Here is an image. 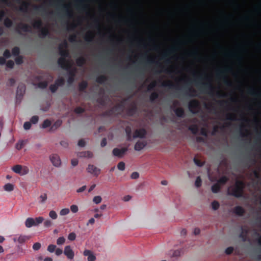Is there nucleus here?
<instances>
[{
    "mask_svg": "<svg viewBox=\"0 0 261 261\" xmlns=\"http://www.w3.org/2000/svg\"><path fill=\"white\" fill-rule=\"evenodd\" d=\"M202 74H200L196 76L194 81L195 82L197 86H200V88L201 90H203L204 92L208 93L210 95L213 96L215 94V88L213 86L210 78L205 75L204 79L206 81V82L200 83V81L203 80Z\"/></svg>",
    "mask_w": 261,
    "mask_h": 261,
    "instance_id": "obj_1",
    "label": "nucleus"
},
{
    "mask_svg": "<svg viewBox=\"0 0 261 261\" xmlns=\"http://www.w3.org/2000/svg\"><path fill=\"white\" fill-rule=\"evenodd\" d=\"M244 187V184L243 181H237L234 187L232 189L231 192H229V194L237 198L241 197L243 196Z\"/></svg>",
    "mask_w": 261,
    "mask_h": 261,
    "instance_id": "obj_2",
    "label": "nucleus"
},
{
    "mask_svg": "<svg viewBox=\"0 0 261 261\" xmlns=\"http://www.w3.org/2000/svg\"><path fill=\"white\" fill-rule=\"evenodd\" d=\"M44 221L42 217H36L35 219L33 218H28L25 222V226L27 228H31L32 226H36L41 224Z\"/></svg>",
    "mask_w": 261,
    "mask_h": 261,
    "instance_id": "obj_3",
    "label": "nucleus"
},
{
    "mask_svg": "<svg viewBox=\"0 0 261 261\" xmlns=\"http://www.w3.org/2000/svg\"><path fill=\"white\" fill-rule=\"evenodd\" d=\"M188 108L191 113L196 114L197 112V110L200 108L199 101L196 99L191 100L188 104Z\"/></svg>",
    "mask_w": 261,
    "mask_h": 261,
    "instance_id": "obj_4",
    "label": "nucleus"
},
{
    "mask_svg": "<svg viewBox=\"0 0 261 261\" xmlns=\"http://www.w3.org/2000/svg\"><path fill=\"white\" fill-rule=\"evenodd\" d=\"M31 237L29 236L23 234H16L14 236L12 240L14 243L23 244L30 240Z\"/></svg>",
    "mask_w": 261,
    "mask_h": 261,
    "instance_id": "obj_5",
    "label": "nucleus"
},
{
    "mask_svg": "<svg viewBox=\"0 0 261 261\" xmlns=\"http://www.w3.org/2000/svg\"><path fill=\"white\" fill-rule=\"evenodd\" d=\"M58 64L62 69L69 70L71 68V65L66 58L60 57L58 60Z\"/></svg>",
    "mask_w": 261,
    "mask_h": 261,
    "instance_id": "obj_6",
    "label": "nucleus"
},
{
    "mask_svg": "<svg viewBox=\"0 0 261 261\" xmlns=\"http://www.w3.org/2000/svg\"><path fill=\"white\" fill-rule=\"evenodd\" d=\"M25 91V86L23 84H20L18 85L16 97L17 100H21L22 98Z\"/></svg>",
    "mask_w": 261,
    "mask_h": 261,
    "instance_id": "obj_7",
    "label": "nucleus"
},
{
    "mask_svg": "<svg viewBox=\"0 0 261 261\" xmlns=\"http://www.w3.org/2000/svg\"><path fill=\"white\" fill-rule=\"evenodd\" d=\"M20 30L24 32H31V27L25 23H20L16 27L15 31L18 34H20Z\"/></svg>",
    "mask_w": 261,
    "mask_h": 261,
    "instance_id": "obj_8",
    "label": "nucleus"
},
{
    "mask_svg": "<svg viewBox=\"0 0 261 261\" xmlns=\"http://www.w3.org/2000/svg\"><path fill=\"white\" fill-rule=\"evenodd\" d=\"M49 159L54 166L58 167L61 165V161L58 154H53L50 156Z\"/></svg>",
    "mask_w": 261,
    "mask_h": 261,
    "instance_id": "obj_9",
    "label": "nucleus"
},
{
    "mask_svg": "<svg viewBox=\"0 0 261 261\" xmlns=\"http://www.w3.org/2000/svg\"><path fill=\"white\" fill-rule=\"evenodd\" d=\"M64 254L66 256L68 259H72L74 256V252L69 245L66 246L64 248Z\"/></svg>",
    "mask_w": 261,
    "mask_h": 261,
    "instance_id": "obj_10",
    "label": "nucleus"
},
{
    "mask_svg": "<svg viewBox=\"0 0 261 261\" xmlns=\"http://www.w3.org/2000/svg\"><path fill=\"white\" fill-rule=\"evenodd\" d=\"M127 151V148L124 147L121 149H119L118 148H115L113 150V154L114 156L121 158L123 154Z\"/></svg>",
    "mask_w": 261,
    "mask_h": 261,
    "instance_id": "obj_11",
    "label": "nucleus"
},
{
    "mask_svg": "<svg viewBox=\"0 0 261 261\" xmlns=\"http://www.w3.org/2000/svg\"><path fill=\"white\" fill-rule=\"evenodd\" d=\"M87 171L95 176H98L100 173V169L97 168L93 165H89L87 168Z\"/></svg>",
    "mask_w": 261,
    "mask_h": 261,
    "instance_id": "obj_12",
    "label": "nucleus"
},
{
    "mask_svg": "<svg viewBox=\"0 0 261 261\" xmlns=\"http://www.w3.org/2000/svg\"><path fill=\"white\" fill-rule=\"evenodd\" d=\"M62 10L64 13V16L67 18H71L73 17V13L69 8L68 5H62Z\"/></svg>",
    "mask_w": 261,
    "mask_h": 261,
    "instance_id": "obj_13",
    "label": "nucleus"
},
{
    "mask_svg": "<svg viewBox=\"0 0 261 261\" xmlns=\"http://www.w3.org/2000/svg\"><path fill=\"white\" fill-rule=\"evenodd\" d=\"M146 134V131L144 128H141L136 129L133 135V137L134 138H143L145 137Z\"/></svg>",
    "mask_w": 261,
    "mask_h": 261,
    "instance_id": "obj_14",
    "label": "nucleus"
},
{
    "mask_svg": "<svg viewBox=\"0 0 261 261\" xmlns=\"http://www.w3.org/2000/svg\"><path fill=\"white\" fill-rule=\"evenodd\" d=\"M50 35V32L47 28L44 27L40 29V32L38 36L40 38H44L46 37H49Z\"/></svg>",
    "mask_w": 261,
    "mask_h": 261,
    "instance_id": "obj_15",
    "label": "nucleus"
},
{
    "mask_svg": "<svg viewBox=\"0 0 261 261\" xmlns=\"http://www.w3.org/2000/svg\"><path fill=\"white\" fill-rule=\"evenodd\" d=\"M83 254L84 256H88V261H95L96 256L93 254L92 252L89 250H85Z\"/></svg>",
    "mask_w": 261,
    "mask_h": 261,
    "instance_id": "obj_16",
    "label": "nucleus"
},
{
    "mask_svg": "<svg viewBox=\"0 0 261 261\" xmlns=\"http://www.w3.org/2000/svg\"><path fill=\"white\" fill-rule=\"evenodd\" d=\"M188 85L189 84H188V82L185 83V85L183 88V89L185 91V94L186 95H188L190 96H193L194 95L192 94V93L195 92V91L193 89H192L191 87H188Z\"/></svg>",
    "mask_w": 261,
    "mask_h": 261,
    "instance_id": "obj_17",
    "label": "nucleus"
},
{
    "mask_svg": "<svg viewBox=\"0 0 261 261\" xmlns=\"http://www.w3.org/2000/svg\"><path fill=\"white\" fill-rule=\"evenodd\" d=\"M233 212L239 216H242L245 213V210L241 206H236L234 207Z\"/></svg>",
    "mask_w": 261,
    "mask_h": 261,
    "instance_id": "obj_18",
    "label": "nucleus"
},
{
    "mask_svg": "<svg viewBox=\"0 0 261 261\" xmlns=\"http://www.w3.org/2000/svg\"><path fill=\"white\" fill-rule=\"evenodd\" d=\"M146 146L145 142L138 141L135 145L134 149L137 151H140Z\"/></svg>",
    "mask_w": 261,
    "mask_h": 261,
    "instance_id": "obj_19",
    "label": "nucleus"
},
{
    "mask_svg": "<svg viewBox=\"0 0 261 261\" xmlns=\"http://www.w3.org/2000/svg\"><path fill=\"white\" fill-rule=\"evenodd\" d=\"M175 115L178 117L184 118L185 117L184 110L182 108H176L174 110Z\"/></svg>",
    "mask_w": 261,
    "mask_h": 261,
    "instance_id": "obj_20",
    "label": "nucleus"
},
{
    "mask_svg": "<svg viewBox=\"0 0 261 261\" xmlns=\"http://www.w3.org/2000/svg\"><path fill=\"white\" fill-rule=\"evenodd\" d=\"M86 62V58L84 57H80L76 59V64L79 67L83 66Z\"/></svg>",
    "mask_w": 261,
    "mask_h": 261,
    "instance_id": "obj_21",
    "label": "nucleus"
},
{
    "mask_svg": "<svg viewBox=\"0 0 261 261\" xmlns=\"http://www.w3.org/2000/svg\"><path fill=\"white\" fill-rule=\"evenodd\" d=\"M231 71V68H226L224 70H218L217 71V77H222L224 73L226 72H229Z\"/></svg>",
    "mask_w": 261,
    "mask_h": 261,
    "instance_id": "obj_22",
    "label": "nucleus"
},
{
    "mask_svg": "<svg viewBox=\"0 0 261 261\" xmlns=\"http://www.w3.org/2000/svg\"><path fill=\"white\" fill-rule=\"evenodd\" d=\"M30 3L26 2H23L21 6L19 7V10L21 12H27L28 10Z\"/></svg>",
    "mask_w": 261,
    "mask_h": 261,
    "instance_id": "obj_23",
    "label": "nucleus"
},
{
    "mask_svg": "<svg viewBox=\"0 0 261 261\" xmlns=\"http://www.w3.org/2000/svg\"><path fill=\"white\" fill-rule=\"evenodd\" d=\"M162 86L165 87H168L170 89H178V87L175 86L171 81L163 82Z\"/></svg>",
    "mask_w": 261,
    "mask_h": 261,
    "instance_id": "obj_24",
    "label": "nucleus"
},
{
    "mask_svg": "<svg viewBox=\"0 0 261 261\" xmlns=\"http://www.w3.org/2000/svg\"><path fill=\"white\" fill-rule=\"evenodd\" d=\"M88 87V83L86 81H83L79 83V89L81 92H83Z\"/></svg>",
    "mask_w": 261,
    "mask_h": 261,
    "instance_id": "obj_25",
    "label": "nucleus"
},
{
    "mask_svg": "<svg viewBox=\"0 0 261 261\" xmlns=\"http://www.w3.org/2000/svg\"><path fill=\"white\" fill-rule=\"evenodd\" d=\"M107 80L108 78L105 75H101L96 79V82L100 84H103Z\"/></svg>",
    "mask_w": 261,
    "mask_h": 261,
    "instance_id": "obj_26",
    "label": "nucleus"
},
{
    "mask_svg": "<svg viewBox=\"0 0 261 261\" xmlns=\"http://www.w3.org/2000/svg\"><path fill=\"white\" fill-rule=\"evenodd\" d=\"M79 156L80 157L91 158L93 156V153L90 151H84L80 152L79 154Z\"/></svg>",
    "mask_w": 261,
    "mask_h": 261,
    "instance_id": "obj_27",
    "label": "nucleus"
},
{
    "mask_svg": "<svg viewBox=\"0 0 261 261\" xmlns=\"http://www.w3.org/2000/svg\"><path fill=\"white\" fill-rule=\"evenodd\" d=\"M125 133L127 137V140L128 141H132V129L130 126H127L125 128Z\"/></svg>",
    "mask_w": 261,
    "mask_h": 261,
    "instance_id": "obj_28",
    "label": "nucleus"
},
{
    "mask_svg": "<svg viewBox=\"0 0 261 261\" xmlns=\"http://www.w3.org/2000/svg\"><path fill=\"white\" fill-rule=\"evenodd\" d=\"M59 51L61 58H66L69 57V51L66 49H59Z\"/></svg>",
    "mask_w": 261,
    "mask_h": 261,
    "instance_id": "obj_29",
    "label": "nucleus"
},
{
    "mask_svg": "<svg viewBox=\"0 0 261 261\" xmlns=\"http://www.w3.org/2000/svg\"><path fill=\"white\" fill-rule=\"evenodd\" d=\"M62 123V121L61 120H57L54 124L51 126L50 130H55L59 127Z\"/></svg>",
    "mask_w": 261,
    "mask_h": 261,
    "instance_id": "obj_30",
    "label": "nucleus"
},
{
    "mask_svg": "<svg viewBox=\"0 0 261 261\" xmlns=\"http://www.w3.org/2000/svg\"><path fill=\"white\" fill-rule=\"evenodd\" d=\"M188 129L194 135L196 134L197 133L198 131V126L196 124L191 125L188 127Z\"/></svg>",
    "mask_w": 261,
    "mask_h": 261,
    "instance_id": "obj_31",
    "label": "nucleus"
},
{
    "mask_svg": "<svg viewBox=\"0 0 261 261\" xmlns=\"http://www.w3.org/2000/svg\"><path fill=\"white\" fill-rule=\"evenodd\" d=\"M221 186L219 183L214 184L211 188L212 191L214 193H217L220 190Z\"/></svg>",
    "mask_w": 261,
    "mask_h": 261,
    "instance_id": "obj_32",
    "label": "nucleus"
},
{
    "mask_svg": "<svg viewBox=\"0 0 261 261\" xmlns=\"http://www.w3.org/2000/svg\"><path fill=\"white\" fill-rule=\"evenodd\" d=\"M159 97V95L158 93L156 92H153L151 93L150 96H149V100L150 102H153L154 101L158 99Z\"/></svg>",
    "mask_w": 261,
    "mask_h": 261,
    "instance_id": "obj_33",
    "label": "nucleus"
},
{
    "mask_svg": "<svg viewBox=\"0 0 261 261\" xmlns=\"http://www.w3.org/2000/svg\"><path fill=\"white\" fill-rule=\"evenodd\" d=\"M33 26L35 29H41L42 28V22L40 19L36 20L33 24Z\"/></svg>",
    "mask_w": 261,
    "mask_h": 261,
    "instance_id": "obj_34",
    "label": "nucleus"
},
{
    "mask_svg": "<svg viewBox=\"0 0 261 261\" xmlns=\"http://www.w3.org/2000/svg\"><path fill=\"white\" fill-rule=\"evenodd\" d=\"M12 170L16 173L20 174L21 173L22 166L16 165L13 167Z\"/></svg>",
    "mask_w": 261,
    "mask_h": 261,
    "instance_id": "obj_35",
    "label": "nucleus"
},
{
    "mask_svg": "<svg viewBox=\"0 0 261 261\" xmlns=\"http://www.w3.org/2000/svg\"><path fill=\"white\" fill-rule=\"evenodd\" d=\"M55 84L58 87L62 86L65 84V80L63 77H59L55 81Z\"/></svg>",
    "mask_w": 261,
    "mask_h": 261,
    "instance_id": "obj_36",
    "label": "nucleus"
},
{
    "mask_svg": "<svg viewBox=\"0 0 261 261\" xmlns=\"http://www.w3.org/2000/svg\"><path fill=\"white\" fill-rule=\"evenodd\" d=\"M4 25L6 28H9L13 25V21L10 18L7 17L4 20Z\"/></svg>",
    "mask_w": 261,
    "mask_h": 261,
    "instance_id": "obj_37",
    "label": "nucleus"
},
{
    "mask_svg": "<svg viewBox=\"0 0 261 261\" xmlns=\"http://www.w3.org/2000/svg\"><path fill=\"white\" fill-rule=\"evenodd\" d=\"M137 110V107L135 105L133 106L127 110V114L129 116H132Z\"/></svg>",
    "mask_w": 261,
    "mask_h": 261,
    "instance_id": "obj_38",
    "label": "nucleus"
},
{
    "mask_svg": "<svg viewBox=\"0 0 261 261\" xmlns=\"http://www.w3.org/2000/svg\"><path fill=\"white\" fill-rule=\"evenodd\" d=\"M93 35L91 32H88L85 37V40L87 42L92 41Z\"/></svg>",
    "mask_w": 261,
    "mask_h": 261,
    "instance_id": "obj_39",
    "label": "nucleus"
},
{
    "mask_svg": "<svg viewBox=\"0 0 261 261\" xmlns=\"http://www.w3.org/2000/svg\"><path fill=\"white\" fill-rule=\"evenodd\" d=\"M4 189L7 191H12L14 189V185L12 184L8 183L4 186Z\"/></svg>",
    "mask_w": 261,
    "mask_h": 261,
    "instance_id": "obj_40",
    "label": "nucleus"
},
{
    "mask_svg": "<svg viewBox=\"0 0 261 261\" xmlns=\"http://www.w3.org/2000/svg\"><path fill=\"white\" fill-rule=\"evenodd\" d=\"M51 124V121L48 119H46L43 121L42 124V127L43 128H46L47 127L50 126Z\"/></svg>",
    "mask_w": 261,
    "mask_h": 261,
    "instance_id": "obj_41",
    "label": "nucleus"
},
{
    "mask_svg": "<svg viewBox=\"0 0 261 261\" xmlns=\"http://www.w3.org/2000/svg\"><path fill=\"white\" fill-rule=\"evenodd\" d=\"M12 53L14 56H18L20 54V49L18 47L15 46L13 48Z\"/></svg>",
    "mask_w": 261,
    "mask_h": 261,
    "instance_id": "obj_42",
    "label": "nucleus"
},
{
    "mask_svg": "<svg viewBox=\"0 0 261 261\" xmlns=\"http://www.w3.org/2000/svg\"><path fill=\"white\" fill-rule=\"evenodd\" d=\"M228 179V178L225 176H222L219 180L217 183H219V184H221L222 185H224L227 182Z\"/></svg>",
    "mask_w": 261,
    "mask_h": 261,
    "instance_id": "obj_43",
    "label": "nucleus"
},
{
    "mask_svg": "<svg viewBox=\"0 0 261 261\" xmlns=\"http://www.w3.org/2000/svg\"><path fill=\"white\" fill-rule=\"evenodd\" d=\"M156 85V83L155 81L151 82L147 87V91H151L153 90Z\"/></svg>",
    "mask_w": 261,
    "mask_h": 261,
    "instance_id": "obj_44",
    "label": "nucleus"
},
{
    "mask_svg": "<svg viewBox=\"0 0 261 261\" xmlns=\"http://www.w3.org/2000/svg\"><path fill=\"white\" fill-rule=\"evenodd\" d=\"M175 50V47H172L170 50H169L168 51L165 53L163 54L162 58L163 59H166L170 54L174 52Z\"/></svg>",
    "mask_w": 261,
    "mask_h": 261,
    "instance_id": "obj_45",
    "label": "nucleus"
},
{
    "mask_svg": "<svg viewBox=\"0 0 261 261\" xmlns=\"http://www.w3.org/2000/svg\"><path fill=\"white\" fill-rule=\"evenodd\" d=\"M212 208L216 211L219 208L220 204L217 201L214 200L212 202Z\"/></svg>",
    "mask_w": 261,
    "mask_h": 261,
    "instance_id": "obj_46",
    "label": "nucleus"
},
{
    "mask_svg": "<svg viewBox=\"0 0 261 261\" xmlns=\"http://www.w3.org/2000/svg\"><path fill=\"white\" fill-rule=\"evenodd\" d=\"M74 111L75 113H76L77 114H82L84 112H85V109H84L82 107H77L75 108Z\"/></svg>",
    "mask_w": 261,
    "mask_h": 261,
    "instance_id": "obj_47",
    "label": "nucleus"
},
{
    "mask_svg": "<svg viewBox=\"0 0 261 261\" xmlns=\"http://www.w3.org/2000/svg\"><path fill=\"white\" fill-rule=\"evenodd\" d=\"M65 239L64 237H59L57 240V244L58 245H63L65 242Z\"/></svg>",
    "mask_w": 261,
    "mask_h": 261,
    "instance_id": "obj_48",
    "label": "nucleus"
},
{
    "mask_svg": "<svg viewBox=\"0 0 261 261\" xmlns=\"http://www.w3.org/2000/svg\"><path fill=\"white\" fill-rule=\"evenodd\" d=\"M68 47V43L67 41L64 40L62 43L59 44V49H66Z\"/></svg>",
    "mask_w": 261,
    "mask_h": 261,
    "instance_id": "obj_49",
    "label": "nucleus"
},
{
    "mask_svg": "<svg viewBox=\"0 0 261 261\" xmlns=\"http://www.w3.org/2000/svg\"><path fill=\"white\" fill-rule=\"evenodd\" d=\"M56 249V246L55 245L50 244L47 247V250L49 252H54Z\"/></svg>",
    "mask_w": 261,
    "mask_h": 261,
    "instance_id": "obj_50",
    "label": "nucleus"
},
{
    "mask_svg": "<svg viewBox=\"0 0 261 261\" xmlns=\"http://www.w3.org/2000/svg\"><path fill=\"white\" fill-rule=\"evenodd\" d=\"M226 119V120H228L232 121V120H236V117L235 115H234L233 114L229 113V114H227Z\"/></svg>",
    "mask_w": 261,
    "mask_h": 261,
    "instance_id": "obj_51",
    "label": "nucleus"
},
{
    "mask_svg": "<svg viewBox=\"0 0 261 261\" xmlns=\"http://www.w3.org/2000/svg\"><path fill=\"white\" fill-rule=\"evenodd\" d=\"M15 61L17 65H20L23 63V58L22 56H18L15 59Z\"/></svg>",
    "mask_w": 261,
    "mask_h": 261,
    "instance_id": "obj_52",
    "label": "nucleus"
},
{
    "mask_svg": "<svg viewBox=\"0 0 261 261\" xmlns=\"http://www.w3.org/2000/svg\"><path fill=\"white\" fill-rule=\"evenodd\" d=\"M69 210L67 208H63L60 212V215L61 216H65L69 213Z\"/></svg>",
    "mask_w": 261,
    "mask_h": 261,
    "instance_id": "obj_53",
    "label": "nucleus"
},
{
    "mask_svg": "<svg viewBox=\"0 0 261 261\" xmlns=\"http://www.w3.org/2000/svg\"><path fill=\"white\" fill-rule=\"evenodd\" d=\"M58 86H57L55 84H51L49 86V89L52 93H55L57 91L58 89Z\"/></svg>",
    "mask_w": 261,
    "mask_h": 261,
    "instance_id": "obj_54",
    "label": "nucleus"
},
{
    "mask_svg": "<svg viewBox=\"0 0 261 261\" xmlns=\"http://www.w3.org/2000/svg\"><path fill=\"white\" fill-rule=\"evenodd\" d=\"M49 216L53 219H56L57 218L58 215L55 211H51L49 213Z\"/></svg>",
    "mask_w": 261,
    "mask_h": 261,
    "instance_id": "obj_55",
    "label": "nucleus"
},
{
    "mask_svg": "<svg viewBox=\"0 0 261 261\" xmlns=\"http://www.w3.org/2000/svg\"><path fill=\"white\" fill-rule=\"evenodd\" d=\"M102 198L100 196H96L93 199V201L96 204H98L101 202Z\"/></svg>",
    "mask_w": 261,
    "mask_h": 261,
    "instance_id": "obj_56",
    "label": "nucleus"
},
{
    "mask_svg": "<svg viewBox=\"0 0 261 261\" xmlns=\"http://www.w3.org/2000/svg\"><path fill=\"white\" fill-rule=\"evenodd\" d=\"M76 234L74 232H71L68 236V239L70 241H74L76 239Z\"/></svg>",
    "mask_w": 261,
    "mask_h": 261,
    "instance_id": "obj_57",
    "label": "nucleus"
},
{
    "mask_svg": "<svg viewBox=\"0 0 261 261\" xmlns=\"http://www.w3.org/2000/svg\"><path fill=\"white\" fill-rule=\"evenodd\" d=\"M117 168L121 171H123L125 169V164L123 162H120L117 165Z\"/></svg>",
    "mask_w": 261,
    "mask_h": 261,
    "instance_id": "obj_58",
    "label": "nucleus"
},
{
    "mask_svg": "<svg viewBox=\"0 0 261 261\" xmlns=\"http://www.w3.org/2000/svg\"><path fill=\"white\" fill-rule=\"evenodd\" d=\"M34 10L38 11V12H44L45 11V9L43 8L42 6H34L33 7Z\"/></svg>",
    "mask_w": 261,
    "mask_h": 261,
    "instance_id": "obj_59",
    "label": "nucleus"
},
{
    "mask_svg": "<svg viewBox=\"0 0 261 261\" xmlns=\"http://www.w3.org/2000/svg\"><path fill=\"white\" fill-rule=\"evenodd\" d=\"M201 179L199 176L197 177L196 179L195 185L197 188L200 187L201 186Z\"/></svg>",
    "mask_w": 261,
    "mask_h": 261,
    "instance_id": "obj_60",
    "label": "nucleus"
},
{
    "mask_svg": "<svg viewBox=\"0 0 261 261\" xmlns=\"http://www.w3.org/2000/svg\"><path fill=\"white\" fill-rule=\"evenodd\" d=\"M29 168L26 167L24 166L23 167H22V170H21V173L20 174L21 175H24L29 173Z\"/></svg>",
    "mask_w": 261,
    "mask_h": 261,
    "instance_id": "obj_61",
    "label": "nucleus"
},
{
    "mask_svg": "<svg viewBox=\"0 0 261 261\" xmlns=\"http://www.w3.org/2000/svg\"><path fill=\"white\" fill-rule=\"evenodd\" d=\"M39 120V117L37 116H33L32 117L30 121L31 123L33 124H36Z\"/></svg>",
    "mask_w": 261,
    "mask_h": 261,
    "instance_id": "obj_62",
    "label": "nucleus"
},
{
    "mask_svg": "<svg viewBox=\"0 0 261 261\" xmlns=\"http://www.w3.org/2000/svg\"><path fill=\"white\" fill-rule=\"evenodd\" d=\"M248 93L252 95V96H257L258 95L257 93L256 92L255 90L253 88H249L248 90Z\"/></svg>",
    "mask_w": 261,
    "mask_h": 261,
    "instance_id": "obj_63",
    "label": "nucleus"
},
{
    "mask_svg": "<svg viewBox=\"0 0 261 261\" xmlns=\"http://www.w3.org/2000/svg\"><path fill=\"white\" fill-rule=\"evenodd\" d=\"M194 162L195 164L199 167H202L203 165V163L200 160L195 158L194 159Z\"/></svg>",
    "mask_w": 261,
    "mask_h": 261,
    "instance_id": "obj_64",
    "label": "nucleus"
}]
</instances>
